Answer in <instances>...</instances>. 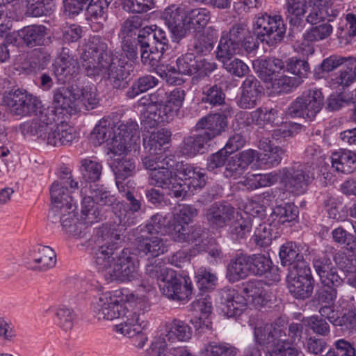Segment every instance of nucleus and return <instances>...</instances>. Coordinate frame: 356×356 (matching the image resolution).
<instances>
[{"label": "nucleus", "mask_w": 356, "mask_h": 356, "mask_svg": "<svg viewBox=\"0 0 356 356\" xmlns=\"http://www.w3.org/2000/svg\"><path fill=\"white\" fill-rule=\"evenodd\" d=\"M148 281L143 280L134 291L124 295L123 300L111 292L101 294L92 304L94 316L98 320L120 319L121 322L114 326V330L125 337L140 334L146 326L144 316L151 307L148 293L153 286Z\"/></svg>", "instance_id": "1"}, {"label": "nucleus", "mask_w": 356, "mask_h": 356, "mask_svg": "<svg viewBox=\"0 0 356 356\" xmlns=\"http://www.w3.org/2000/svg\"><path fill=\"white\" fill-rule=\"evenodd\" d=\"M106 50L107 44L100 36H91L84 45L81 54L82 65L88 76L105 73L114 88L124 86L131 66L124 58H119L117 55L110 59Z\"/></svg>", "instance_id": "2"}, {"label": "nucleus", "mask_w": 356, "mask_h": 356, "mask_svg": "<svg viewBox=\"0 0 356 356\" xmlns=\"http://www.w3.org/2000/svg\"><path fill=\"white\" fill-rule=\"evenodd\" d=\"M120 235L107 226H102L97 232V243L99 245L95 252L97 265L104 267L117 266L135 267L140 265V261L135 253L129 249H124L117 257H113L115 252L120 248L118 241Z\"/></svg>", "instance_id": "3"}, {"label": "nucleus", "mask_w": 356, "mask_h": 356, "mask_svg": "<svg viewBox=\"0 0 356 356\" xmlns=\"http://www.w3.org/2000/svg\"><path fill=\"white\" fill-rule=\"evenodd\" d=\"M145 275L152 280L162 282L163 293L169 299L176 301L188 300L193 293L190 277L178 273L173 268H149Z\"/></svg>", "instance_id": "4"}, {"label": "nucleus", "mask_w": 356, "mask_h": 356, "mask_svg": "<svg viewBox=\"0 0 356 356\" xmlns=\"http://www.w3.org/2000/svg\"><path fill=\"white\" fill-rule=\"evenodd\" d=\"M254 337L259 345L272 346L265 356H304L300 350L286 346V332L276 324L261 323L257 325L254 330Z\"/></svg>", "instance_id": "5"}, {"label": "nucleus", "mask_w": 356, "mask_h": 356, "mask_svg": "<svg viewBox=\"0 0 356 356\" xmlns=\"http://www.w3.org/2000/svg\"><path fill=\"white\" fill-rule=\"evenodd\" d=\"M138 38L142 63L149 67L157 65L168 47L169 40L165 31L157 26L154 29L146 26L140 31Z\"/></svg>", "instance_id": "6"}, {"label": "nucleus", "mask_w": 356, "mask_h": 356, "mask_svg": "<svg viewBox=\"0 0 356 356\" xmlns=\"http://www.w3.org/2000/svg\"><path fill=\"white\" fill-rule=\"evenodd\" d=\"M140 138L138 124L129 119L120 121L115 129L114 137L111 143V153L124 155L140 148Z\"/></svg>", "instance_id": "7"}, {"label": "nucleus", "mask_w": 356, "mask_h": 356, "mask_svg": "<svg viewBox=\"0 0 356 356\" xmlns=\"http://www.w3.org/2000/svg\"><path fill=\"white\" fill-rule=\"evenodd\" d=\"M165 95L163 91L158 90L150 96V102L147 104L143 113V123L146 127H154L160 123H168L178 114V111L168 104L162 103L161 99Z\"/></svg>", "instance_id": "8"}, {"label": "nucleus", "mask_w": 356, "mask_h": 356, "mask_svg": "<svg viewBox=\"0 0 356 356\" xmlns=\"http://www.w3.org/2000/svg\"><path fill=\"white\" fill-rule=\"evenodd\" d=\"M323 96L320 90L311 89L296 98L288 108V113L293 118H302L312 120L321 110Z\"/></svg>", "instance_id": "9"}, {"label": "nucleus", "mask_w": 356, "mask_h": 356, "mask_svg": "<svg viewBox=\"0 0 356 356\" xmlns=\"http://www.w3.org/2000/svg\"><path fill=\"white\" fill-rule=\"evenodd\" d=\"M168 161V165H163L156 170L149 172V184L152 186L168 189L170 194L176 197H184L187 193L186 184L179 181V172L174 171L172 163Z\"/></svg>", "instance_id": "10"}, {"label": "nucleus", "mask_w": 356, "mask_h": 356, "mask_svg": "<svg viewBox=\"0 0 356 356\" xmlns=\"http://www.w3.org/2000/svg\"><path fill=\"white\" fill-rule=\"evenodd\" d=\"M280 179L290 192L300 195L304 193L314 179L306 165L295 163L280 171Z\"/></svg>", "instance_id": "11"}, {"label": "nucleus", "mask_w": 356, "mask_h": 356, "mask_svg": "<svg viewBox=\"0 0 356 356\" xmlns=\"http://www.w3.org/2000/svg\"><path fill=\"white\" fill-rule=\"evenodd\" d=\"M257 38L269 45L280 42L284 38L286 26L282 19L277 15L267 14L258 16L254 23Z\"/></svg>", "instance_id": "12"}, {"label": "nucleus", "mask_w": 356, "mask_h": 356, "mask_svg": "<svg viewBox=\"0 0 356 356\" xmlns=\"http://www.w3.org/2000/svg\"><path fill=\"white\" fill-rule=\"evenodd\" d=\"M287 282L289 292L296 298H308L313 293L314 281L310 268H289Z\"/></svg>", "instance_id": "13"}, {"label": "nucleus", "mask_w": 356, "mask_h": 356, "mask_svg": "<svg viewBox=\"0 0 356 356\" xmlns=\"http://www.w3.org/2000/svg\"><path fill=\"white\" fill-rule=\"evenodd\" d=\"M232 109L229 106H224L220 113L209 114L200 118L196 124L197 129H204L202 134L211 141L220 136L227 127V118L232 115Z\"/></svg>", "instance_id": "14"}, {"label": "nucleus", "mask_w": 356, "mask_h": 356, "mask_svg": "<svg viewBox=\"0 0 356 356\" xmlns=\"http://www.w3.org/2000/svg\"><path fill=\"white\" fill-rule=\"evenodd\" d=\"M36 135L48 145L54 147L70 145L78 138L75 129L63 122Z\"/></svg>", "instance_id": "15"}, {"label": "nucleus", "mask_w": 356, "mask_h": 356, "mask_svg": "<svg viewBox=\"0 0 356 356\" xmlns=\"http://www.w3.org/2000/svg\"><path fill=\"white\" fill-rule=\"evenodd\" d=\"M67 185H70V188L73 190L78 188L79 183L73 179L72 172L65 168L59 179L51 185L49 191L51 204L74 200L72 191L67 188Z\"/></svg>", "instance_id": "16"}, {"label": "nucleus", "mask_w": 356, "mask_h": 356, "mask_svg": "<svg viewBox=\"0 0 356 356\" xmlns=\"http://www.w3.org/2000/svg\"><path fill=\"white\" fill-rule=\"evenodd\" d=\"M162 17L172 34L173 42H179L186 35L185 13L179 7L176 5L168 6Z\"/></svg>", "instance_id": "17"}, {"label": "nucleus", "mask_w": 356, "mask_h": 356, "mask_svg": "<svg viewBox=\"0 0 356 356\" xmlns=\"http://www.w3.org/2000/svg\"><path fill=\"white\" fill-rule=\"evenodd\" d=\"M118 124V115L112 114L102 118L95 126L90 136V140L95 146L107 143L111 152V143L114 137L115 129Z\"/></svg>", "instance_id": "18"}, {"label": "nucleus", "mask_w": 356, "mask_h": 356, "mask_svg": "<svg viewBox=\"0 0 356 356\" xmlns=\"http://www.w3.org/2000/svg\"><path fill=\"white\" fill-rule=\"evenodd\" d=\"M73 85L54 90L52 106L58 115H72L77 113V105L74 98Z\"/></svg>", "instance_id": "19"}, {"label": "nucleus", "mask_w": 356, "mask_h": 356, "mask_svg": "<svg viewBox=\"0 0 356 356\" xmlns=\"http://www.w3.org/2000/svg\"><path fill=\"white\" fill-rule=\"evenodd\" d=\"M98 273L104 284L127 283L142 277L137 268H99Z\"/></svg>", "instance_id": "20"}, {"label": "nucleus", "mask_w": 356, "mask_h": 356, "mask_svg": "<svg viewBox=\"0 0 356 356\" xmlns=\"http://www.w3.org/2000/svg\"><path fill=\"white\" fill-rule=\"evenodd\" d=\"M79 65L76 59L62 53L54 63V73L58 82L62 84L69 82L79 73Z\"/></svg>", "instance_id": "21"}, {"label": "nucleus", "mask_w": 356, "mask_h": 356, "mask_svg": "<svg viewBox=\"0 0 356 356\" xmlns=\"http://www.w3.org/2000/svg\"><path fill=\"white\" fill-rule=\"evenodd\" d=\"M235 209L229 204L215 203L207 209L205 216L213 228H223L234 218Z\"/></svg>", "instance_id": "22"}, {"label": "nucleus", "mask_w": 356, "mask_h": 356, "mask_svg": "<svg viewBox=\"0 0 356 356\" xmlns=\"http://www.w3.org/2000/svg\"><path fill=\"white\" fill-rule=\"evenodd\" d=\"M167 233L174 241L178 243H195L197 245L202 241V230L200 227L189 226L188 224L174 220L168 227Z\"/></svg>", "instance_id": "23"}, {"label": "nucleus", "mask_w": 356, "mask_h": 356, "mask_svg": "<svg viewBox=\"0 0 356 356\" xmlns=\"http://www.w3.org/2000/svg\"><path fill=\"white\" fill-rule=\"evenodd\" d=\"M222 310L228 317L239 316L244 307V299L236 291L230 287H225L219 291Z\"/></svg>", "instance_id": "24"}, {"label": "nucleus", "mask_w": 356, "mask_h": 356, "mask_svg": "<svg viewBox=\"0 0 356 356\" xmlns=\"http://www.w3.org/2000/svg\"><path fill=\"white\" fill-rule=\"evenodd\" d=\"M112 154L111 168L115 176L116 185L121 191V188H124L123 181L136 172V163L132 159L127 157L128 154Z\"/></svg>", "instance_id": "25"}, {"label": "nucleus", "mask_w": 356, "mask_h": 356, "mask_svg": "<svg viewBox=\"0 0 356 356\" xmlns=\"http://www.w3.org/2000/svg\"><path fill=\"white\" fill-rule=\"evenodd\" d=\"M257 155L256 151L248 149L232 156L226 165L225 177H232L234 179L240 177Z\"/></svg>", "instance_id": "26"}, {"label": "nucleus", "mask_w": 356, "mask_h": 356, "mask_svg": "<svg viewBox=\"0 0 356 356\" xmlns=\"http://www.w3.org/2000/svg\"><path fill=\"white\" fill-rule=\"evenodd\" d=\"M252 67L261 80L266 83L272 82L284 70V62L278 58H268L257 59L253 61Z\"/></svg>", "instance_id": "27"}, {"label": "nucleus", "mask_w": 356, "mask_h": 356, "mask_svg": "<svg viewBox=\"0 0 356 356\" xmlns=\"http://www.w3.org/2000/svg\"><path fill=\"white\" fill-rule=\"evenodd\" d=\"M241 90V95L238 102V106L244 109L254 107L261 93L259 81L254 76H249L243 82Z\"/></svg>", "instance_id": "28"}, {"label": "nucleus", "mask_w": 356, "mask_h": 356, "mask_svg": "<svg viewBox=\"0 0 356 356\" xmlns=\"http://www.w3.org/2000/svg\"><path fill=\"white\" fill-rule=\"evenodd\" d=\"M120 192L124 193L122 195L125 196L129 202L130 209H127L124 204L118 202L113 208V211L118 217L120 223L124 225H133L135 223L134 214L140 209V204L130 191H125L124 187L121 188V191Z\"/></svg>", "instance_id": "29"}, {"label": "nucleus", "mask_w": 356, "mask_h": 356, "mask_svg": "<svg viewBox=\"0 0 356 356\" xmlns=\"http://www.w3.org/2000/svg\"><path fill=\"white\" fill-rule=\"evenodd\" d=\"M179 181L186 184V189L192 188V191L202 188L206 183V174L203 169L192 165H183L179 171Z\"/></svg>", "instance_id": "30"}, {"label": "nucleus", "mask_w": 356, "mask_h": 356, "mask_svg": "<svg viewBox=\"0 0 356 356\" xmlns=\"http://www.w3.org/2000/svg\"><path fill=\"white\" fill-rule=\"evenodd\" d=\"M272 261L269 256L257 254L250 255L243 251L238 250L232 256L229 267H270Z\"/></svg>", "instance_id": "31"}, {"label": "nucleus", "mask_w": 356, "mask_h": 356, "mask_svg": "<svg viewBox=\"0 0 356 356\" xmlns=\"http://www.w3.org/2000/svg\"><path fill=\"white\" fill-rule=\"evenodd\" d=\"M247 116L248 124H255L260 127H264L266 124L277 126L282 123V118L276 109H267L266 108H259L252 113H244Z\"/></svg>", "instance_id": "32"}, {"label": "nucleus", "mask_w": 356, "mask_h": 356, "mask_svg": "<svg viewBox=\"0 0 356 356\" xmlns=\"http://www.w3.org/2000/svg\"><path fill=\"white\" fill-rule=\"evenodd\" d=\"M74 98L77 105V113L82 108L87 111L95 108L99 103L95 89L90 86L73 85Z\"/></svg>", "instance_id": "33"}, {"label": "nucleus", "mask_w": 356, "mask_h": 356, "mask_svg": "<svg viewBox=\"0 0 356 356\" xmlns=\"http://www.w3.org/2000/svg\"><path fill=\"white\" fill-rule=\"evenodd\" d=\"M331 163L337 172L349 174L356 170V154L346 149H339L332 154Z\"/></svg>", "instance_id": "34"}, {"label": "nucleus", "mask_w": 356, "mask_h": 356, "mask_svg": "<svg viewBox=\"0 0 356 356\" xmlns=\"http://www.w3.org/2000/svg\"><path fill=\"white\" fill-rule=\"evenodd\" d=\"M191 328L187 323L179 319H174L166 324L165 336L158 339H165L167 343V341L173 342L176 339L186 341L191 339Z\"/></svg>", "instance_id": "35"}, {"label": "nucleus", "mask_w": 356, "mask_h": 356, "mask_svg": "<svg viewBox=\"0 0 356 356\" xmlns=\"http://www.w3.org/2000/svg\"><path fill=\"white\" fill-rule=\"evenodd\" d=\"M28 256L35 264L42 267H53L56 264V255L49 246L33 245L29 248Z\"/></svg>", "instance_id": "36"}, {"label": "nucleus", "mask_w": 356, "mask_h": 356, "mask_svg": "<svg viewBox=\"0 0 356 356\" xmlns=\"http://www.w3.org/2000/svg\"><path fill=\"white\" fill-rule=\"evenodd\" d=\"M138 249L145 254L156 257L167 251L166 241L158 235L141 236L138 241Z\"/></svg>", "instance_id": "37"}, {"label": "nucleus", "mask_w": 356, "mask_h": 356, "mask_svg": "<svg viewBox=\"0 0 356 356\" xmlns=\"http://www.w3.org/2000/svg\"><path fill=\"white\" fill-rule=\"evenodd\" d=\"M38 121L34 123V126L31 125L28 128L32 135H36L45 130H49V128L56 126L54 122L56 120V117L58 118L59 115L54 111V108H43L38 112Z\"/></svg>", "instance_id": "38"}, {"label": "nucleus", "mask_w": 356, "mask_h": 356, "mask_svg": "<svg viewBox=\"0 0 356 356\" xmlns=\"http://www.w3.org/2000/svg\"><path fill=\"white\" fill-rule=\"evenodd\" d=\"M170 136L171 132L165 129L152 132L147 138H144L145 149L149 153L161 151L162 147L169 143Z\"/></svg>", "instance_id": "39"}, {"label": "nucleus", "mask_w": 356, "mask_h": 356, "mask_svg": "<svg viewBox=\"0 0 356 356\" xmlns=\"http://www.w3.org/2000/svg\"><path fill=\"white\" fill-rule=\"evenodd\" d=\"M210 19V13L205 8H195L185 13L186 33L190 29H203Z\"/></svg>", "instance_id": "40"}, {"label": "nucleus", "mask_w": 356, "mask_h": 356, "mask_svg": "<svg viewBox=\"0 0 356 356\" xmlns=\"http://www.w3.org/2000/svg\"><path fill=\"white\" fill-rule=\"evenodd\" d=\"M250 270H252V273L256 275H266V277H268V274L273 271L272 280L279 281L280 280L279 275L277 273L278 268H227L226 277L230 282H236L246 278Z\"/></svg>", "instance_id": "41"}, {"label": "nucleus", "mask_w": 356, "mask_h": 356, "mask_svg": "<svg viewBox=\"0 0 356 356\" xmlns=\"http://www.w3.org/2000/svg\"><path fill=\"white\" fill-rule=\"evenodd\" d=\"M258 148L264 152L266 163L273 166L277 165L281 162L284 153L282 148L275 145L268 138H261Z\"/></svg>", "instance_id": "42"}, {"label": "nucleus", "mask_w": 356, "mask_h": 356, "mask_svg": "<svg viewBox=\"0 0 356 356\" xmlns=\"http://www.w3.org/2000/svg\"><path fill=\"white\" fill-rule=\"evenodd\" d=\"M80 218L82 224L86 225V234L88 232L89 226L102 219L97 207L90 197H85L82 201Z\"/></svg>", "instance_id": "43"}, {"label": "nucleus", "mask_w": 356, "mask_h": 356, "mask_svg": "<svg viewBox=\"0 0 356 356\" xmlns=\"http://www.w3.org/2000/svg\"><path fill=\"white\" fill-rule=\"evenodd\" d=\"M280 258L282 266H293L302 267V256L299 254L296 245L293 242H287L280 249Z\"/></svg>", "instance_id": "44"}, {"label": "nucleus", "mask_w": 356, "mask_h": 356, "mask_svg": "<svg viewBox=\"0 0 356 356\" xmlns=\"http://www.w3.org/2000/svg\"><path fill=\"white\" fill-rule=\"evenodd\" d=\"M243 292L247 298L255 305H263L268 301L265 284L261 281H251L243 288Z\"/></svg>", "instance_id": "45"}, {"label": "nucleus", "mask_w": 356, "mask_h": 356, "mask_svg": "<svg viewBox=\"0 0 356 356\" xmlns=\"http://www.w3.org/2000/svg\"><path fill=\"white\" fill-rule=\"evenodd\" d=\"M76 205L74 200L51 204V213L55 220L59 219L61 226H67V218L76 215Z\"/></svg>", "instance_id": "46"}, {"label": "nucleus", "mask_w": 356, "mask_h": 356, "mask_svg": "<svg viewBox=\"0 0 356 356\" xmlns=\"http://www.w3.org/2000/svg\"><path fill=\"white\" fill-rule=\"evenodd\" d=\"M151 356H194L184 349L168 348L165 339H155L150 347Z\"/></svg>", "instance_id": "47"}, {"label": "nucleus", "mask_w": 356, "mask_h": 356, "mask_svg": "<svg viewBox=\"0 0 356 356\" xmlns=\"http://www.w3.org/2000/svg\"><path fill=\"white\" fill-rule=\"evenodd\" d=\"M80 170L86 181L95 182L101 177L102 165L97 160L87 158L81 160Z\"/></svg>", "instance_id": "48"}, {"label": "nucleus", "mask_w": 356, "mask_h": 356, "mask_svg": "<svg viewBox=\"0 0 356 356\" xmlns=\"http://www.w3.org/2000/svg\"><path fill=\"white\" fill-rule=\"evenodd\" d=\"M241 47L234 42L227 35L222 34L216 51V58L219 60L232 58L236 54H240Z\"/></svg>", "instance_id": "49"}, {"label": "nucleus", "mask_w": 356, "mask_h": 356, "mask_svg": "<svg viewBox=\"0 0 356 356\" xmlns=\"http://www.w3.org/2000/svg\"><path fill=\"white\" fill-rule=\"evenodd\" d=\"M3 104L6 110L13 115L22 113V91L20 88L5 92Z\"/></svg>", "instance_id": "50"}, {"label": "nucleus", "mask_w": 356, "mask_h": 356, "mask_svg": "<svg viewBox=\"0 0 356 356\" xmlns=\"http://www.w3.org/2000/svg\"><path fill=\"white\" fill-rule=\"evenodd\" d=\"M158 83L159 80L156 77L152 75L143 76L132 84L127 92V96L129 99H134L140 94L156 86Z\"/></svg>", "instance_id": "51"}, {"label": "nucleus", "mask_w": 356, "mask_h": 356, "mask_svg": "<svg viewBox=\"0 0 356 356\" xmlns=\"http://www.w3.org/2000/svg\"><path fill=\"white\" fill-rule=\"evenodd\" d=\"M238 350L228 343L211 342L204 347L203 356H236Z\"/></svg>", "instance_id": "52"}, {"label": "nucleus", "mask_w": 356, "mask_h": 356, "mask_svg": "<svg viewBox=\"0 0 356 356\" xmlns=\"http://www.w3.org/2000/svg\"><path fill=\"white\" fill-rule=\"evenodd\" d=\"M45 35L46 28L42 25L24 27V42L29 47L42 44Z\"/></svg>", "instance_id": "53"}, {"label": "nucleus", "mask_w": 356, "mask_h": 356, "mask_svg": "<svg viewBox=\"0 0 356 356\" xmlns=\"http://www.w3.org/2000/svg\"><path fill=\"white\" fill-rule=\"evenodd\" d=\"M208 142L209 141L202 134L189 136L184 139L181 151L184 155L193 156L199 153Z\"/></svg>", "instance_id": "54"}, {"label": "nucleus", "mask_w": 356, "mask_h": 356, "mask_svg": "<svg viewBox=\"0 0 356 356\" xmlns=\"http://www.w3.org/2000/svg\"><path fill=\"white\" fill-rule=\"evenodd\" d=\"M267 88H271L273 92L280 94L282 92H287L292 88L297 87L300 85L299 79H294L285 75L276 76L272 82H268Z\"/></svg>", "instance_id": "55"}, {"label": "nucleus", "mask_w": 356, "mask_h": 356, "mask_svg": "<svg viewBox=\"0 0 356 356\" xmlns=\"http://www.w3.org/2000/svg\"><path fill=\"white\" fill-rule=\"evenodd\" d=\"M54 0H26V15L39 17L47 15L52 10Z\"/></svg>", "instance_id": "56"}, {"label": "nucleus", "mask_w": 356, "mask_h": 356, "mask_svg": "<svg viewBox=\"0 0 356 356\" xmlns=\"http://www.w3.org/2000/svg\"><path fill=\"white\" fill-rule=\"evenodd\" d=\"M55 316L58 325L65 331L71 330L73 327L75 314L72 308L65 305H60L56 308Z\"/></svg>", "instance_id": "57"}, {"label": "nucleus", "mask_w": 356, "mask_h": 356, "mask_svg": "<svg viewBox=\"0 0 356 356\" xmlns=\"http://www.w3.org/2000/svg\"><path fill=\"white\" fill-rule=\"evenodd\" d=\"M286 70L296 77H292L294 79H299L300 84L303 81L309 72V65L306 61L296 58H289L286 61Z\"/></svg>", "instance_id": "58"}, {"label": "nucleus", "mask_w": 356, "mask_h": 356, "mask_svg": "<svg viewBox=\"0 0 356 356\" xmlns=\"http://www.w3.org/2000/svg\"><path fill=\"white\" fill-rule=\"evenodd\" d=\"M147 155L142 159L143 166L151 172L156 170L163 165H168V161H172V159L163 156L160 152L149 153L147 151Z\"/></svg>", "instance_id": "59"}, {"label": "nucleus", "mask_w": 356, "mask_h": 356, "mask_svg": "<svg viewBox=\"0 0 356 356\" xmlns=\"http://www.w3.org/2000/svg\"><path fill=\"white\" fill-rule=\"evenodd\" d=\"M280 223L295 220L298 216V210L293 204H285L276 206L273 211Z\"/></svg>", "instance_id": "60"}, {"label": "nucleus", "mask_w": 356, "mask_h": 356, "mask_svg": "<svg viewBox=\"0 0 356 356\" xmlns=\"http://www.w3.org/2000/svg\"><path fill=\"white\" fill-rule=\"evenodd\" d=\"M178 71L181 74L192 75L197 72V60L192 53H188L177 60Z\"/></svg>", "instance_id": "61"}, {"label": "nucleus", "mask_w": 356, "mask_h": 356, "mask_svg": "<svg viewBox=\"0 0 356 356\" xmlns=\"http://www.w3.org/2000/svg\"><path fill=\"white\" fill-rule=\"evenodd\" d=\"M225 97L221 88L215 85L203 90L202 102L212 106L220 105L224 102Z\"/></svg>", "instance_id": "62"}, {"label": "nucleus", "mask_w": 356, "mask_h": 356, "mask_svg": "<svg viewBox=\"0 0 356 356\" xmlns=\"http://www.w3.org/2000/svg\"><path fill=\"white\" fill-rule=\"evenodd\" d=\"M195 280L200 289H213L216 285V275L206 268H200L195 273Z\"/></svg>", "instance_id": "63"}, {"label": "nucleus", "mask_w": 356, "mask_h": 356, "mask_svg": "<svg viewBox=\"0 0 356 356\" xmlns=\"http://www.w3.org/2000/svg\"><path fill=\"white\" fill-rule=\"evenodd\" d=\"M220 61L222 63L225 69L229 73L236 76L242 77L249 72V67L238 58H234L233 60L228 58Z\"/></svg>", "instance_id": "64"}]
</instances>
